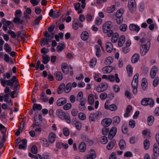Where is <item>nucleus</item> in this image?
Wrapping results in <instances>:
<instances>
[{
  "instance_id": "1",
  "label": "nucleus",
  "mask_w": 159,
  "mask_h": 159,
  "mask_svg": "<svg viewBox=\"0 0 159 159\" xmlns=\"http://www.w3.org/2000/svg\"><path fill=\"white\" fill-rule=\"evenodd\" d=\"M150 46V43L148 40L143 39L140 47V54L142 56L145 55L148 51Z\"/></svg>"
},
{
  "instance_id": "2",
  "label": "nucleus",
  "mask_w": 159,
  "mask_h": 159,
  "mask_svg": "<svg viewBox=\"0 0 159 159\" xmlns=\"http://www.w3.org/2000/svg\"><path fill=\"white\" fill-rule=\"evenodd\" d=\"M112 22L108 21L103 24L102 26V30L103 32L107 33V36L108 37L112 36L113 32L111 29L112 27Z\"/></svg>"
},
{
  "instance_id": "3",
  "label": "nucleus",
  "mask_w": 159,
  "mask_h": 159,
  "mask_svg": "<svg viewBox=\"0 0 159 159\" xmlns=\"http://www.w3.org/2000/svg\"><path fill=\"white\" fill-rule=\"evenodd\" d=\"M57 116L61 119L66 120L68 123H70L71 122L70 116L68 114H66L61 109H58L56 112Z\"/></svg>"
},
{
  "instance_id": "4",
  "label": "nucleus",
  "mask_w": 159,
  "mask_h": 159,
  "mask_svg": "<svg viewBox=\"0 0 159 159\" xmlns=\"http://www.w3.org/2000/svg\"><path fill=\"white\" fill-rule=\"evenodd\" d=\"M54 34L53 33L49 34H48V31H46L44 33V35L46 38H44L41 40L40 45L43 47L45 45L46 43L51 42L53 38Z\"/></svg>"
},
{
  "instance_id": "5",
  "label": "nucleus",
  "mask_w": 159,
  "mask_h": 159,
  "mask_svg": "<svg viewBox=\"0 0 159 159\" xmlns=\"http://www.w3.org/2000/svg\"><path fill=\"white\" fill-rule=\"evenodd\" d=\"M17 79L16 76H14L12 77L11 79L10 80H8L5 81L3 80L2 78H1L0 80L1 84L2 86L5 87L6 84L8 86H11L12 87L13 86L14 84L16 82Z\"/></svg>"
},
{
  "instance_id": "6",
  "label": "nucleus",
  "mask_w": 159,
  "mask_h": 159,
  "mask_svg": "<svg viewBox=\"0 0 159 159\" xmlns=\"http://www.w3.org/2000/svg\"><path fill=\"white\" fill-rule=\"evenodd\" d=\"M141 103V105L144 106L149 105L151 107H152L154 105V102L152 99L144 98L142 100Z\"/></svg>"
},
{
  "instance_id": "7",
  "label": "nucleus",
  "mask_w": 159,
  "mask_h": 159,
  "mask_svg": "<svg viewBox=\"0 0 159 159\" xmlns=\"http://www.w3.org/2000/svg\"><path fill=\"white\" fill-rule=\"evenodd\" d=\"M128 6L131 12L133 13L135 11L136 9V4L134 0H129Z\"/></svg>"
},
{
  "instance_id": "8",
  "label": "nucleus",
  "mask_w": 159,
  "mask_h": 159,
  "mask_svg": "<svg viewBox=\"0 0 159 159\" xmlns=\"http://www.w3.org/2000/svg\"><path fill=\"white\" fill-rule=\"evenodd\" d=\"M108 87V85L106 83H102L98 86L97 91L98 93H101L106 90Z\"/></svg>"
},
{
  "instance_id": "9",
  "label": "nucleus",
  "mask_w": 159,
  "mask_h": 159,
  "mask_svg": "<svg viewBox=\"0 0 159 159\" xmlns=\"http://www.w3.org/2000/svg\"><path fill=\"white\" fill-rule=\"evenodd\" d=\"M112 122V120L108 118L103 119L101 121V124L104 127H107L109 126Z\"/></svg>"
},
{
  "instance_id": "10",
  "label": "nucleus",
  "mask_w": 159,
  "mask_h": 159,
  "mask_svg": "<svg viewBox=\"0 0 159 159\" xmlns=\"http://www.w3.org/2000/svg\"><path fill=\"white\" fill-rule=\"evenodd\" d=\"M117 131V128L115 127H113L109 131V134L108 135L109 139L111 140L115 136Z\"/></svg>"
},
{
  "instance_id": "11",
  "label": "nucleus",
  "mask_w": 159,
  "mask_h": 159,
  "mask_svg": "<svg viewBox=\"0 0 159 159\" xmlns=\"http://www.w3.org/2000/svg\"><path fill=\"white\" fill-rule=\"evenodd\" d=\"M105 108L107 110H110L112 111H115L117 109L116 106L114 104H112L109 106L107 103L106 102L104 105Z\"/></svg>"
},
{
  "instance_id": "12",
  "label": "nucleus",
  "mask_w": 159,
  "mask_h": 159,
  "mask_svg": "<svg viewBox=\"0 0 159 159\" xmlns=\"http://www.w3.org/2000/svg\"><path fill=\"white\" fill-rule=\"evenodd\" d=\"M96 154L93 149L90 150V154L87 155L84 157L85 159H93L96 158Z\"/></svg>"
},
{
  "instance_id": "13",
  "label": "nucleus",
  "mask_w": 159,
  "mask_h": 159,
  "mask_svg": "<svg viewBox=\"0 0 159 159\" xmlns=\"http://www.w3.org/2000/svg\"><path fill=\"white\" fill-rule=\"evenodd\" d=\"M157 70V68L156 66H154L152 68L150 72V75L151 78L153 79L155 78Z\"/></svg>"
},
{
  "instance_id": "14",
  "label": "nucleus",
  "mask_w": 159,
  "mask_h": 159,
  "mask_svg": "<svg viewBox=\"0 0 159 159\" xmlns=\"http://www.w3.org/2000/svg\"><path fill=\"white\" fill-rule=\"evenodd\" d=\"M129 28L131 30L134 31L136 32H138L140 30L139 26L134 24H130Z\"/></svg>"
},
{
  "instance_id": "15",
  "label": "nucleus",
  "mask_w": 159,
  "mask_h": 159,
  "mask_svg": "<svg viewBox=\"0 0 159 159\" xmlns=\"http://www.w3.org/2000/svg\"><path fill=\"white\" fill-rule=\"evenodd\" d=\"M61 69L63 72L65 74H67L69 72V68L67 64L63 63L61 64Z\"/></svg>"
},
{
  "instance_id": "16",
  "label": "nucleus",
  "mask_w": 159,
  "mask_h": 159,
  "mask_svg": "<svg viewBox=\"0 0 159 159\" xmlns=\"http://www.w3.org/2000/svg\"><path fill=\"white\" fill-rule=\"evenodd\" d=\"M66 99L63 98H61L58 99L57 102V105L58 106H61L66 102Z\"/></svg>"
},
{
  "instance_id": "17",
  "label": "nucleus",
  "mask_w": 159,
  "mask_h": 159,
  "mask_svg": "<svg viewBox=\"0 0 159 159\" xmlns=\"http://www.w3.org/2000/svg\"><path fill=\"white\" fill-rule=\"evenodd\" d=\"M106 50L107 52L111 53L113 49V46L112 43L110 42H107L106 44Z\"/></svg>"
},
{
  "instance_id": "18",
  "label": "nucleus",
  "mask_w": 159,
  "mask_h": 159,
  "mask_svg": "<svg viewBox=\"0 0 159 159\" xmlns=\"http://www.w3.org/2000/svg\"><path fill=\"white\" fill-rule=\"evenodd\" d=\"M22 144H20L19 145V149L25 150L27 148V140L26 139H23L22 140Z\"/></svg>"
},
{
  "instance_id": "19",
  "label": "nucleus",
  "mask_w": 159,
  "mask_h": 159,
  "mask_svg": "<svg viewBox=\"0 0 159 159\" xmlns=\"http://www.w3.org/2000/svg\"><path fill=\"white\" fill-rule=\"evenodd\" d=\"M153 154L154 157H157L159 155V149L156 143H154L153 145Z\"/></svg>"
},
{
  "instance_id": "20",
  "label": "nucleus",
  "mask_w": 159,
  "mask_h": 159,
  "mask_svg": "<svg viewBox=\"0 0 159 159\" xmlns=\"http://www.w3.org/2000/svg\"><path fill=\"white\" fill-rule=\"evenodd\" d=\"M86 149V145L84 142H81L79 145L78 149L81 152H84Z\"/></svg>"
},
{
  "instance_id": "21",
  "label": "nucleus",
  "mask_w": 159,
  "mask_h": 159,
  "mask_svg": "<svg viewBox=\"0 0 159 159\" xmlns=\"http://www.w3.org/2000/svg\"><path fill=\"white\" fill-rule=\"evenodd\" d=\"M80 36L83 40L86 41L89 39V34L87 31H84L82 33Z\"/></svg>"
},
{
  "instance_id": "22",
  "label": "nucleus",
  "mask_w": 159,
  "mask_h": 159,
  "mask_svg": "<svg viewBox=\"0 0 159 159\" xmlns=\"http://www.w3.org/2000/svg\"><path fill=\"white\" fill-rule=\"evenodd\" d=\"M125 37L124 35H122L120 36L119 37L118 41V46L120 47H122L125 42Z\"/></svg>"
},
{
  "instance_id": "23",
  "label": "nucleus",
  "mask_w": 159,
  "mask_h": 159,
  "mask_svg": "<svg viewBox=\"0 0 159 159\" xmlns=\"http://www.w3.org/2000/svg\"><path fill=\"white\" fill-rule=\"evenodd\" d=\"M116 142V141L114 139L111 140L108 143L107 147V149L109 150H111L115 146Z\"/></svg>"
},
{
  "instance_id": "24",
  "label": "nucleus",
  "mask_w": 159,
  "mask_h": 159,
  "mask_svg": "<svg viewBox=\"0 0 159 159\" xmlns=\"http://www.w3.org/2000/svg\"><path fill=\"white\" fill-rule=\"evenodd\" d=\"M85 100H83L80 102V103L79 105V109L80 111H82L85 110L86 107L85 104Z\"/></svg>"
},
{
  "instance_id": "25",
  "label": "nucleus",
  "mask_w": 159,
  "mask_h": 159,
  "mask_svg": "<svg viewBox=\"0 0 159 159\" xmlns=\"http://www.w3.org/2000/svg\"><path fill=\"white\" fill-rule=\"evenodd\" d=\"M56 137V135L55 134L51 133L49 134L48 136L49 141L51 143H53L55 140Z\"/></svg>"
},
{
  "instance_id": "26",
  "label": "nucleus",
  "mask_w": 159,
  "mask_h": 159,
  "mask_svg": "<svg viewBox=\"0 0 159 159\" xmlns=\"http://www.w3.org/2000/svg\"><path fill=\"white\" fill-rule=\"evenodd\" d=\"M64 91L66 93H69L72 89V84L71 83H68L64 87Z\"/></svg>"
},
{
  "instance_id": "27",
  "label": "nucleus",
  "mask_w": 159,
  "mask_h": 159,
  "mask_svg": "<svg viewBox=\"0 0 159 159\" xmlns=\"http://www.w3.org/2000/svg\"><path fill=\"white\" fill-rule=\"evenodd\" d=\"M112 67L111 66L104 67L102 68V71L104 73H110L112 70Z\"/></svg>"
},
{
  "instance_id": "28",
  "label": "nucleus",
  "mask_w": 159,
  "mask_h": 159,
  "mask_svg": "<svg viewBox=\"0 0 159 159\" xmlns=\"http://www.w3.org/2000/svg\"><path fill=\"white\" fill-rule=\"evenodd\" d=\"M139 58V55L138 54H134L132 57L131 61L133 63H135L137 62Z\"/></svg>"
},
{
  "instance_id": "29",
  "label": "nucleus",
  "mask_w": 159,
  "mask_h": 159,
  "mask_svg": "<svg viewBox=\"0 0 159 159\" xmlns=\"http://www.w3.org/2000/svg\"><path fill=\"white\" fill-rule=\"evenodd\" d=\"M139 76V74L136 73L134 76L133 81L134 84H133V85L134 87H136L138 85Z\"/></svg>"
},
{
  "instance_id": "30",
  "label": "nucleus",
  "mask_w": 159,
  "mask_h": 159,
  "mask_svg": "<svg viewBox=\"0 0 159 159\" xmlns=\"http://www.w3.org/2000/svg\"><path fill=\"white\" fill-rule=\"evenodd\" d=\"M112 37L111 39V41L114 43H116L117 42L119 35L117 33H115L112 35Z\"/></svg>"
},
{
  "instance_id": "31",
  "label": "nucleus",
  "mask_w": 159,
  "mask_h": 159,
  "mask_svg": "<svg viewBox=\"0 0 159 159\" xmlns=\"http://www.w3.org/2000/svg\"><path fill=\"white\" fill-rule=\"evenodd\" d=\"M154 120V117L153 116H148L147 118V122L149 126H151L152 125Z\"/></svg>"
},
{
  "instance_id": "32",
  "label": "nucleus",
  "mask_w": 159,
  "mask_h": 159,
  "mask_svg": "<svg viewBox=\"0 0 159 159\" xmlns=\"http://www.w3.org/2000/svg\"><path fill=\"white\" fill-rule=\"evenodd\" d=\"M42 57L43 58L42 62L44 64H47L50 60V57L48 55H46L45 56L43 55Z\"/></svg>"
},
{
  "instance_id": "33",
  "label": "nucleus",
  "mask_w": 159,
  "mask_h": 159,
  "mask_svg": "<svg viewBox=\"0 0 159 159\" xmlns=\"http://www.w3.org/2000/svg\"><path fill=\"white\" fill-rule=\"evenodd\" d=\"M147 82V80L146 78H144L142 79L141 86L143 89L144 90L146 89V88L148 86V84L146 83Z\"/></svg>"
},
{
  "instance_id": "34",
  "label": "nucleus",
  "mask_w": 159,
  "mask_h": 159,
  "mask_svg": "<svg viewBox=\"0 0 159 159\" xmlns=\"http://www.w3.org/2000/svg\"><path fill=\"white\" fill-rule=\"evenodd\" d=\"M55 78L57 80L60 81L63 78V75L60 72H57L55 73Z\"/></svg>"
},
{
  "instance_id": "35",
  "label": "nucleus",
  "mask_w": 159,
  "mask_h": 159,
  "mask_svg": "<svg viewBox=\"0 0 159 159\" xmlns=\"http://www.w3.org/2000/svg\"><path fill=\"white\" fill-rule=\"evenodd\" d=\"M113 123L116 125H118L120 121V118L118 116H116L113 118Z\"/></svg>"
},
{
  "instance_id": "36",
  "label": "nucleus",
  "mask_w": 159,
  "mask_h": 159,
  "mask_svg": "<svg viewBox=\"0 0 159 159\" xmlns=\"http://www.w3.org/2000/svg\"><path fill=\"white\" fill-rule=\"evenodd\" d=\"M119 146L121 150L124 149L126 146V143L125 141L123 140H121L119 143Z\"/></svg>"
},
{
  "instance_id": "37",
  "label": "nucleus",
  "mask_w": 159,
  "mask_h": 159,
  "mask_svg": "<svg viewBox=\"0 0 159 159\" xmlns=\"http://www.w3.org/2000/svg\"><path fill=\"white\" fill-rule=\"evenodd\" d=\"M113 61V58L111 57H109L106 59L104 63L106 65H109L111 64Z\"/></svg>"
},
{
  "instance_id": "38",
  "label": "nucleus",
  "mask_w": 159,
  "mask_h": 159,
  "mask_svg": "<svg viewBox=\"0 0 159 159\" xmlns=\"http://www.w3.org/2000/svg\"><path fill=\"white\" fill-rule=\"evenodd\" d=\"M126 70L129 76H131L132 75L133 68L130 65H128L126 66Z\"/></svg>"
},
{
  "instance_id": "39",
  "label": "nucleus",
  "mask_w": 159,
  "mask_h": 159,
  "mask_svg": "<svg viewBox=\"0 0 159 159\" xmlns=\"http://www.w3.org/2000/svg\"><path fill=\"white\" fill-rule=\"evenodd\" d=\"M88 101L89 104L90 105H92L94 102V100L93 98V94H89L88 97Z\"/></svg>"
},
{
  "instance_id": "40",
  "label": "nucleus",
  "mask_w": 159,
  "mask_h": 159,
  "mask_svg": "<svg viewBox=\"0 0 159 159\" xmlns=\"http://www.w3.org/2000/svg\"><path fill=\"white\" fill-rule=\"evenodd\" d=\"M42 109L41 105L40 104H37L34 103L33 107V109L34 111H35L36 110H40Z\"/></svg>"
},
{
  "instance_id": "41",
  "label": "nucleus",
  "mask_w": 159,
  "mask_h": 159,
  "mask_svg": "<svg viewBox=\"0 0 159 159\" xmlns=\"http://www.w3.org/2000/svg\"><path fill=\"white\" fill-rule=\"evenodd\" d=\"M65 87V84L64 83L61 84L58 88L57 93L58 94H60L62 93V91Z\"/></svg>"
},
{
  "instance_id": "42",
  "label": "nucleus",
  "mask_w": 159,
  "mask_h": 159,
  "mask_svg": "<svg viewBox=\"0 0 159 159\" xmlns=\"http://www.w3.org/2000/svg\"><path fill=\"white\" fill-rule=\"evenodd\" d=\"M144 148L146 150L148 149L149 147L150 143L148 140L146 139L144 141Z\"/></svg>"
},
{
  "instance_id": "43",
  "label": "nucleus",
  "mask_w": 159,
  "mask_h": 159,
  "mask_svg": "<svg viewBox=\"0 0 159 159\" xmlns=\"http://www.w3.org/2000/svg\"><path fill=\"white\" fill-rule=\"evenodd\" d=\"M25 35V33L24 31L22 30L18 33L17 37L18 38H20L22 39L24 38Z\"/></svg>"
},
{
  "instance_id": "44",
  "label": "nucleus",
  "mask_w": 159,
  "mask_h": 159,
  "mask_svg": "<svg viewBox=\"0 0 159 159\" xmlns=\"http://www.w3.org/2000/svg\"><path fill=\"white\" fill-rule=\"evenodd\" d=\"M83 98V93L82 91H80L79 92L77 98H76V100L77 101L80 102L82 100V99Z\"/></svg>"
},
{
  "instance_id": "45",
  "label": "nucleus",
  "mask_w": 159,
  "mask_h": 159,
  "mask_svg": "<svg viewBox=\"0 0 159 159\" xmlns=\"http://www.w3.org/2000/svg\"><path fill=\"white\" fill-rule=\"evenodd\" d=\"M13 21L15 23H18L19 24H23L24 21L23 20H21L19 17H15L13 20Z\"/></svg>"
},
{
  "instance_id": "46",
  "label": "nucleus",
  "mask_w": 159,
  "mask_h": 159,
  "mask_svg": "<svg viewBox=\"0 0 159 159\" xmlns=\"http://www.w3.org/2000/svg\"><path fill=\"white\" fill-rule=\"evenodd\" d=\"M102 133L104 135H107L109 134V129L108 128L104 127L102 130Z\"/></svg>"
},
{
  "instance_id": "47",
  "label": "nucleus",
  "mask_w": 159,
  "mask_h": 159,
  "mask_svg": "<svg viewBox=\"0 0 159 159\" xmlns=\"http://www.w3.org/2000/svg\"><path fill=\"white\" fill-rule=\"evenodd\" d=\"M4 49L8 53H9L11 50V48L7 43H5L4 45Z\"/></svg>"
},
{
  "instance_id": "48",
  "label": "nucleus",
  "mask_w": 159,
  "mask_h": 159,
  "mask_svg": "<svg viewBox=\"0 0 159 159\" xmlns=\"http://www.w3.org/2000/svg\"><path fill=\"white\" fill-rule=\"evenodd\" d=\"M100 142L103 144H106L108 142V139L107 137L103 136L101 138Z\"/></svg>"
},
{
  "instance_id": "49",
  "label": "nucleus",
  "mask_w": 159,
  "mask_h": 159,
  "mask_svg": "<svg viewBox=\"0 0 159 159\" xmlns=\"http://www.w3.org/2000/svg\"><path fill=\"white\" fill-rule=\"evenodd\" d=\"M64 45L63 44L60 43L57 47V51L60 52L64 49Z\"/></svg>"
},
{
  "instance_id": "50",
  "label": "nucleus",
  "mask_w": 159,
  "mask_h": 159,
  "mask_svg": "<svg viewBox=\"0 0 159 159\" xmlns=\"http://www.w3.org/2000/svg\"><path fill=\"white\" fill-rule=\"evenodd\" d=\"M95 47L96 49V56L99 57L100 56L101 54V51L100 48L98 45H96Z\"/></svg>"
},
{
  "instance_id": "51",
  "label": "nucleus",
  "mask_w": 159,
  "mask_h": 159,
  "mask_svg": "<svg viewBox=\"0 0 159 159\" xmlns=\"http://www.w3.org/2000/svg\"><path fill=\"white\" fill-rule=\"evenodd\" d=\"M127 25L125 24H122L120 27V30L122 31L125 32L127 29Z\"/></svg>"
},
{
  "instance_id": "52",
  "label": "nucleus",
  "mask_w": 159,
  "mask_h": 159,
  "mask_svg": "<svg viewBox=\"0 0 159 159\" xmlns=\"http://www.w3.org/2000/svg\"><path fill=\"white\" fill-rule=\"evenodd\" d=\"M78 117L80 119L82 120H85L86 119L85 115L82 112H80L78 114Z\"/></svg>"
},
{
  "instance_id": "53",
  "label": "nucleus",
  "mask_w": 159,
  "mask_h": 159,
  "mask_svg": "<svg viewBox=\"0 0 159 159\" xmlns=\"http://www.w3.org/2000/svg\"><path fill=\"white\" fill-rule=\"evenodd\" d=\"M123 13V11L122 10L119 9L118 10L116 14V17H122V15Z\"/></svg>"
},
{
  "instance_id": "54",
  "label": "nucleus",
  "mask_w": 159,
  "mask_h": 159,
  "mask_svg": "<svg viewBox=\"0 0 159 159\" xmlns=\"http://www.w3.org/2000/svg\"><path fill=\"white\" fill-rule=\"evenodd\" d=\"M95 114L94 113H91L89 115V120L90 121L94 122L95 121Z\"/></svg>"
},
{
  "instance_id": "55",
  "label": "nucleus",
  "mask_w": 159,
  "mask_h": 159,
  "mask_svg": "<svg viewBox=\"0 0 159 159\" xmlns=\"http://www.w3.org/2000/svg\"><path fill=\"white\" fill-rule=\"evenodd\" d=\"M63 132L64 135L66 136H68L70 134V132L68 129L67 128L63 129Z\"/></svg>"
},
{
  "instance_id": "56",
  "label": "nucleus",
  "mask_w": 159,
  "mask_h": 159,
  "mask_svg": "<svg viewBox=\"0 0 159 159\" xmlns=\"http://www.w3.org/2000/svg\"><path fill=\"white\" fill-rule=\"evenodd\" d=\"M159 81V78L158 77H157L156 78L153 80V85L154 87H156L158 84Z\"/></svg>"
},
{
  "instance_id": "57",
  "label": "nucleus",
  "mask_w": 159,
  "mask_h": 159,
  "mask_svg": "<svg viewBox=\"0 0 159 159\" xmlns=\"http://www.w3.org/2000/svg\"><path fill=\"white\" fill-rule=\"evenodd\" d=\"M77 21V20H75L73 23V28L74 30H77L78 28V26L77 25H78V24Z\"/></svg>"
},
{
  "instance_id": "58",
  "label": "nucleus",
  "mask_w": 159,
  "mask_h": 159,
  "mask_svg": "<svg viewBox=\"0 0 159 159\" xmlns=\"http://www.w3.org/2000/svg\"><path fill=\"white\" fill-rule=\"evenodd\" d=\"M42 18V16L40 15L34 21L35 24L36 25L39 24L40 20Z\"/></svg>"
},
{
  "instance_id": "59",
  "label": "nucleus",
  "mask_w": 159,
  "mask_h": 159,
  "mask_svg": "<svg viewBox=\"0 0 159 159\" xmlns=\"http://www.w3.org/2000/svg\"><path fill=\"white\" fill-rule=\"evenodd\" d=\"M32 152L34 154H36L38 152V150L37 147L35 145L32 146L31 149Z\"/></svg>"
},
{
  "instance_id": "60",
  "label": "nucleus",
  "mask_w": 159,
  "mask_h": 159,
  "mask_svg": "<svg viewBox=\"0 0 159 159\" xmlns=\"http://www.w3.org/2000/svg\"><path fill=\"white\" fill-rule=\"evenodd\" d=\"M71 104L70 103H68L66 105H64L63 107V108L66 110H69L71 107Z\"/></svg>"
},
{
  "instance_id": "61",
  "label": "nucleus",
  "mask_w": 159,
  "mask_h": 159,
  "mask_svg": "<svg viewBox=\"0 0 159 159\" xmlns=\"http://www.w3.org/2000/svg\"><path fill=\"white\" fill-rule=\"evenodd\" d=\"M8 33L11 35V36L13 38L15 39L16 38V34L15 33L11 30H9L8 31Z\"/></svg>"
},
{
  "instance_id": "62",
  "label": "nucleus",
  "mask_w": 159,
  "mask_h": 159,
  "mask_svg": "<svg viewBox=\"0 0 159 159\" xmlns=\"http://www.w3.org/2000/svg\"><path fill=\"white\" fill-rule=\"evenodd\" d=\"M135 121L133 120H130L129 122V126L131 128H134L135 126Z\"/></svg>"
},
{
  "instance_id": "63",
  "label": "nucleus",
  "mask_w": 159,
  "mask_h": 159,
  "mask_svg": "<svg viewBox=\"0 0 159 159\" xmlns=\"http://www.w3.org/2000/svg\"><path fill=\"white\" fill-rule=\"evenodd\" d=\"M74 5L75 7V9L76 11H78L80 9V3L79 2H78L76 3H74Z\"/></svg>"
},
{
  "instance_id": "64",
  "label": "nucleus",
  "mask_w": 159,
  "mask_h": 159,
  "mask_svg": "<svg viewBox=\"0 0 159 159\" xmlns=\"http://www.w3.org/2000/svg\"><path fill=\"white\" fill-rule=\"evenodd\" d=\"M96 60L95 59H92L90 61V64H89L90 66L92 68H93L96 65Z\"/></svg>"
}]
</instances>
